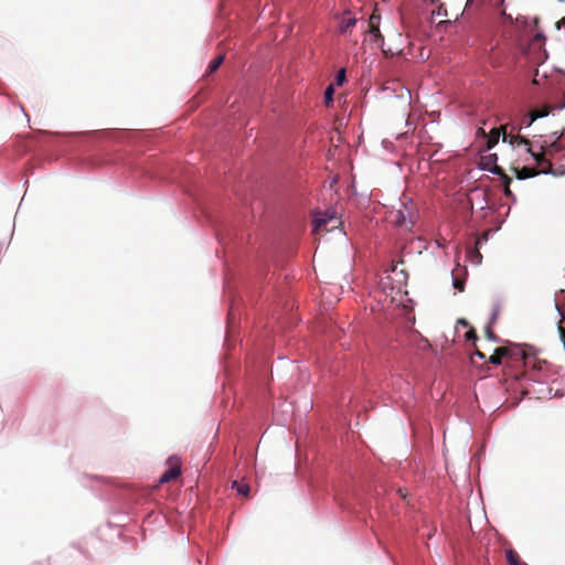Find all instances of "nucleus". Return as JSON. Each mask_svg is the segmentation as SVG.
Returning a JSON list of instances; mask_svg holds the SVG:
<instances>
[{
  "label": "nucleus",
  "instance_id": "4be33fe9",
  "mask_svg": "<svg viewBox=\"0 0 565 565\" xmlns=\"http://www.w3.org/2000/svg\"><path fill=\"white\" fill-rule=\"evenodd\" d=\"M486 335H487V338L489 340H492V341H497L498 340V337L494 334L491 326H488L486 328Z\"/></svg>",
  "mask_w": 565,
  "mask_h": 565
},
{
  "label": "nucleus",
  "instance_id": "6ab92c4d",
  "mask_svg": "<svg viewBox=\"0 0 565 565\" xmlns=\"http://www.w3.org/2000/svg\"><path fill=\"white\" fill-rule=\"evenodd\" d=\"M333 93H334L333 86L329 85L326 88V92H324V103H326L327 106L332 104V102H333Z\"/></svg>",
  "mask_w": 565,
  "mask_h": 565
},
{
  "label": "nucleus",
  "instance_id": "cd10ccee",
  "mask_svg": "<svg viewBox=\"0 0 565 565\" xmlns=\"http://www.w3.org/2000/svg\"><path fill=\"white\" fill-rule=\"evenodd\" d=\"M396 38L401 40L402 39V34L401 33H396Z\"/></svg>",
  "mask_w": 565,
  "mask_h": 565
},
{
  "label": "nucleus",
  "instance_id": "a878e982",
  "mask_svg": "<svg viewBox=\"0 0 565 565\" xmlns=\"http://www.w3.org/2000/svg\"><path fill=\"white\" fill-rule=\"evenodd\" d=\"M476 355H478L481 359H484V354L480 352L479 350H476Z\"/></svg>",
  "mask_w": 565,
  "mask_h": 565
},
{
  "label": "nucleus",
  "instance_id": "a211bd4d",
  "mask_svg": "<svg viewBox=\"0 0 565 565\" xmlns=\"http://www.w3.org/2000/svg\"><path fill=\"white\" fill-rule=\"evenodd\" d=\"M224 61V55H218L216 56L210 64H209V67H207V74H211V73H214L220 66L221 64L223 63Z\"/></svg>",
  "mask_w": 565,
  "mask_h": 565
},
{
  "label": "nucleus",
  "instance_id": "2eb2a0df",
  "mask_svg": "<svg viewBox=\"0 0 565 565\" xmlns=\"http://www.w3.org/2000/svg\"><path fill=\"white\" fill-rule=\"evenodd\" d=\"M482 167L484 170H489L491 172V169L494 168V166H498L497 164V161H498V156L497 153H491V154H488L486 157H482Z\"/></svg>",
  "mask_w": 565,
  "mask_h": 565
},
{
  "label": "nucleus",
  "instance_id": "1a4fd4ad",
  "mask_svg": "<svg viewBox=\"0 0 565 565\" xmlns=\"http://www.w3.org/2000/svg\"><path fill=\"white\" fill-rule=\"evenodd\" d=\"M356 18L351 17L349 13H345L341 17L339 23V32L345 33L349 29L356 24Z\"/></svg>",
  "mask_w": 565,
  "mask_h": 565
},
{
  "label": "nucleus",
  "instance_id": "c85d7f7f",
  "mask_svg": "<svg viewBox=\"0 0 565 565\" xmlns=\"http://www.w3.org/2000/svg\"><path fill=\"white\" fill-rule=\"evenodd\" d=\"M539 166H540V167H541V169H542L543 167H546V163H545V162H542V164H539Z\"/></svg>",
  "mask_w": 565,
  "mask_h": 565
},
{
  "label": "nucleus",
  "instance_id": "ddd939ff",
  "mask_svg": "<svg viewBox=\"0 0 565 565\" xmlns=\"http://www.w3.org/2000/svg\"><path fill=\"white\" fill-rule=\"evenodd\" d=\"M510 350L509 355L507 358L512 359L513 361L525 360L526 355L524 350L519 345H510L507 347Z\"/></svg>",
  "mask_w": 565,
  "mask_h": 565
},
{
  "label": "nucleus",
  "instance_id": "c756f323",
  "mask_svg": "<svg viewBox=\"0 0 565 565\" xmlns=\"http://www.w3.org/2000/svg\"><path fill=\"white\" fill-rule=\"evenodd\" d=\"M539 166H540V167H541V169H542L543 167H546V163H545V162H542V164H539Z\"/></svg>",
  "mask_w": 565,
  "mask_h": 565
},
{
  "label": "nucleus",
  "instance_id": "393cba45",
  "mask_svg": "<svg viewBox=\"0 0 565 565\" xmlns=\"http://www.w3.org/2000/svg\"><path fill=\"white\" fill-rule=\"evenodd\" d=\"M562 25H565V17L556 23V28L559 30Z\"/></svg>",
  "mask_w": 565,
  "mask_h": 565
},
{
  "label": "nucleus",
  "instance_id": "412c9836",
  "mask_svg": "<svg viewBox=\"0 0 565 565\" xmlns=\"http://www.w3.org/2000/svg\"><path fill=\"white\" fill-rule=\"evenodd\" d=\"M452 285L460 292H462L465 290V279L463 278L455 277Z\"/></svg>",
  "mask_w": 565,
  "mask_h": 565
},
{
  "label": "nucleus",
  "instance_id": "4468645a",
  "mask_svg": "<svg viewBox=\"0 0 565 565\" xmlns=\"http://www.w3.org/2000/svg\"><path fill=\"white\" fill-rule=\"evenodd\" d=\"M501 132H502L501 127L500 128H493L490 131V135H489V137L487 139V148L488 149L493 148L499 142V138H500Z\"/></svg>",
  "mask_w": 565,
  "mask_h": 565
},
{
  "label": "nucleus",
  "instance_id": "f3484780",
  "mask_svg": "<svg viewBox=\"0 0 565 565\" xmlns=\"http://www.w3.org/2000/svg\"><path fill=\"white\" fill-rule=\"evenodd\" d=\"M232 488L235 489L241 495L248 497L249 494V486L247 483L234 481Z\"/></svg>",
  "mask_w": 565,
  "mask_h": 565
},
{
  "label": "nucleus",
  "instance_id": "f03ea898",
  "mask_svg": "<svg viewBox=\"0 0 565 565\" xmlns=\"http://www.w3.org/2000/svg\"><path fill=\"white\" fill-rule=\"evenodd\" d=\"M340 225V220L334 214L323 213L313 220V232L321 234L330 232Z\"/></svg>",
  "mask_w": 565,
  "mask_h": 565
},
{
  "label": "nucleus",
  "instance_id": "bb28decb",
  "mask_svg": "<svg viewBox=\"0 0 565 565\" xmlns=\"http://www.w3.org/2000/svg\"><path fill=\"white\" fill-rule=\"evenodd\" d=\"M502 15L508 18L509 20H512V18L510 15H507L504 11L502 12Z\"/></svg>",
  "mask_w": 565,
  "mask_h": 565
},
{
  "label": "nucleus",
  "instance_id": "9d476101",
  "mask_svg": "<svg viewBox=\"0 0 565 565\" xmlns=\"http://www.w3.org/2000/svg\"><path fill=\"white\" fill-rule=\"evenodd\" d=\"M510 350L504 347H499L494 350L493 354L489 358V362L495 365L501 364L502 359L509 355Z\"/></svg>",
  "mask_w": 565,
  "mask_h": 565
},
{
  "label": "nucleus",
  "instance_id": "39448f33",
  "mask_svg": "<svg viewBox=\"0 0 565 565\" xmlns=\"http://www.w3.org/2000/svg\"><path fill=\"white\" fill-rule=\"evenodd\" d=\"M546 149H547L546 146H541L540 152H533L530 146H527V148H526V151L529 153H531V156L533 157V159L536 161L537 164H542V162L546 163V167H543L542 169H540V172H542L544 174L553 172L552 162L548 159H546V156H548V153L546 152Z\"/></svg>",
  "mask_w": 565,
  "mask_h": 565
},
{
  "label": "nucleus",
  "instance_id": "aec40b11",
  "mask_svg": "<svg viewBox=\"0 0 565 565\" xmlns=\"http://www.w3.org/2000/svg\"><path fill=\"white\" fill-rule=\"evenodd\" d=\"M380 21H381V15H380L377 9L375 8L367 21V26L369 25H380Z\"/></svg>",
  "mask_w": 565,
  "mask_h": 565
},
{
  "label": "nucleus",
  "instance_id": "20e7f679",
  "mask_svg": "<svg viewBox=\"0 0 565 565\" xmlns=\"http://www.w3.org/2000/svg\"><path fill=\"white\" fill-rule=\"evenodd\" d=\"M169 469L160 477L159 483H167L177 479L181 475V460L177 456L167 459Z\"/></svg>",
  "mask_w": 565,
  "mask_h": 565
},
{
  "label": "nucleus",
  "instance_id": "7c9ffc66",
  "mask_svg": "<svg viewBox=\"0 0 565 565\" xmlns=\"http://www.w3.org/2000/svg\"><path fill=\"white\" fill-rule=\"evenodd\" d=\"M477 257L481 258V254L480 253H476Z\"/></svg>",
  "mask_w": 565,
  "mask_h": 565
},
{
  "label": "nucleus",
  "instance_id": "9b49d317",
  "mask_svg": "<svg viewBox=\"0 0 565 565\" xmlns=\"http://www.w3.org/2000/svg\"><path fill=\"white\" fill-rule=\"evenodd\" d=\"M561 137L562 135H559L554 141L551 142L544 140L543 143L541 145L546 146V152L548 153V156H552L553 153L564 150L565 147L561 143Z\"/></svg>",
  "mask_w": 565,
  "mask_h": 565
},
{
  "label": "nucleus",
  "instance_id": "dca6fc26",
  "mask_svg": "<svg viewBox=\"0 0 565 565\" xmlns=\"http://www.w3.org/2000/svg\"><path fill=\"white\" fill-rule=\"evenodd\" d=\"M507 561L509 565H523L519 554L514 550L507 551Z\"/></svg>",
  "mask_w": 565,
  "mask_h": 565
},
{
  "label": "nucleus",
  "instance_id": "0eeeda50",
  "mask_svg": "<svg viewBox=\"0 0 565 565\" xmlns=\"http://www.w3.org/2000/svg\"><path fill=\"white\" fill-rule=\"evenodd\" d=\"M503 142H509L511 146H530V140L521 135H514L512 131L507 132V126H501Z\"/></svg>",
  "mask_w": 565,
  "mask_h": 565
},
{
  "label": "nucleus",
  "instance_id": "f257e3e1",
  "mask_svg": "<svg viewBox=\"0 0 565 565\" xmlns=\"http://www.w3.org/2000/svg\"><path fill=\"white\" fill-rule=\"evenodd\" d=\"M388 221L395 226L411 231L417 220V211L414 202H402L399 209L392 210L387 215Z\"/></svg>",
  "mask_w": 565,
  "mask_h": 565
},
{
  "label": "nucleus",
  "instance_id": "423d86ee",
  "mask_svg": "<svg viewBox=\"0 0 565 565\" xmlns=\"http://www.w3.org/2000/svg\"><path fill=\"white\" fill-rule=\"evenodd\" d=\"M552 107L551 106H543L541 109H534L530 111L527 115H525L521 120V127L519 130H521L522 127H530L537 118H542L547 116L551 113Z\"/></svg>",
  "mask_w": 565,
  "mask_h": 565
},
{
  "label": "nucleus",
  "instance_id": "6e6552de",
  "mask_svg": "<svg viewBox=\"0 0 565 565\" xmlns=\"http://www.w3.org/2000/svg\"><path fill=\"white\" fill-rule=\"evenodd\" d=\"M491 172L499 175L502 179L504 185V194L507 196L512 195V192L510 190L512 179L504 172L503 168H501L500 166H494V168L491 169Z\"/></svg>",
  "mask_w": 565,
  "mask_h": 565
},
{
  "label": "nucleus",
  "instance_id": "5701e85b",
  "mask_svg": "<svg viewBox=\"0 0 565 565\" xmlns=\"http://www.w3.org/2000/svg\"><path fill=\"white\" fill-rule=\"evenodd\" d=\"M335 79L338 85H342L343 82L345 81V70H340L339 73L337 74Z\"/></svg>",
  "mask_w": 565,
  "mask_h": 565
},
{
  "label": "nucleus",
  "instance_id": "7ed1b4c3",
  "mask_svg": "<svg viewBox=\"0 0 565 565\" xmlns=\"http://www.w3.org/2000/svg\"><path fill=\"white\" fill-rule=\"evenodd\" d=\"M365 33H369L371 35V40L382 49L383 53L386 56H394L403 52V49L399 46L395 49L391 46L387 49L384 47V36L380 31V25H369Z\"/></svg>",
  "mask_w": 565,
  "mask_h": 565
},
{
  "label": "nucleus",
  "instance_id": "b1692460",
  "mask_svg": "<svg viewBox=\"0 0 565 565\" xmlns=\"http://www.w3.org/2000/svg\"><path fill=\"white\" fill-rule=\"evenodd\" d=\"M466 338H467V340H476V339H477V334H476L475 329H470V330L466 333Z\"/></svg>",
  "mask_w": 565,
  "mask_h": 565
},
{
  "label": "nucleus",
  "instance_id": "f8f14e48",
  "mask_svg": "<svg viewBox=\"0 0 565 565\" xmlns=\"http://www.w3.org/2000/svg\"><path fill=\"white\" fill-rule=\"evenodd\" d=\"M516 178L520 180L529 179L540 174V170L531 167H523L522 169H514Z\"/></svg>",
  "mask_w": 565,
  "mask_h": 565
},
{
  "label": "nucleus",
  "instance_id": "2f4dec72",
  "mask_svg": "<svg viewBox=\"0 0 565 565\" xmlns=\"http://www.w3.org/2000/svg\"><path fill=\"white\" fill-rule=\"evenodd\" d=\"M565 107V103L563 105L559 106V108H564Z\"/></svg>",
  "mask_w": 565,
  "mask_h": 565
}]
</instances>
